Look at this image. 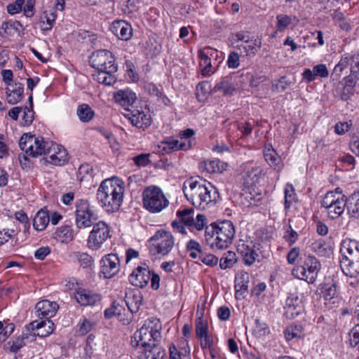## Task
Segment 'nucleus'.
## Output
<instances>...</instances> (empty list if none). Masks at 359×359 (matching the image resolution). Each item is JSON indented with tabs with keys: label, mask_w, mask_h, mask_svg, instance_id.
<instances>
[{
	"label": "nucleus",
	"mask_w": 359,
	"mask_h": 359,
	"mask_svg": "<svg viewBox=\"0 0 359 359\" xmlns=\"http://www.w3.org/2000/svg\"><path fill=\"white\" fill-rule=\"evenodd\" d=\"M156 319H148L144 322L142 327L134 334L136 343L134 346L141 345L143 348L152 346V343H156L161 338L159 327L161 325Z\"/></svg>",
	"instance_id": "nucleus-7"
},
{
	"label": "nucleus",
	"mask_w": 359,
	"mask_h": 359,
	"mask_svg": "<svg viewBox=\"0 0 359 359\" xmlns=\"http://www.w3.org/2000/svg\"><path fill=\"white\" fill-rule=\"evenodd\" d=\"M176 215L178 218L177 220L183 223L190 229H196L197 230H201L205 225V216L202 214H198L195 219L194 217V210L192 208L179 210Z\"/></svg>",
	"instance_id": "nucleus-14"
},
{
	"label": "nucleus",
	"mask_w": 359,
	"mask_h": 359,
	"mask_svg": "<svg viewBox=\"0 0 359 359\" xmlns=\"http://www.w3.org/2000/svg\"><path fill=\"white\" fill-rule=\"evenodd\" d=\"M89 61L90 65L97 70L93 76L99 83L110 86L116 81L115 73L118 67L110 51L104 49L97 50L91 55Z\"/></svg>",
	"instance_id": "nucleus-4"
},
{
	"label": "nucleus",
	"mask_w": 359,
	"mask_h": 359,
	"mask_svg": "<svg viewBox=\"0 0 359 359\" xmlns=\"http://www.w3.org/2000/svg\"><path fill=\"white\" fill-rule=\"evenodd\" d=\"M50 252V249L48 246L41 247L38 250H36L34 253V257L36 259L39 260H43L45 257L49 255Z\"/></svg>",
	"instance_id": "nucleus-63"
},
{
	"label": "nucleus",
	"mask_w": 359,
	"mask_h": 359,
	"mask_svg": "<svg viewBox=\"0 0 359 359\" xmlns=\"http://www.w3.org/2000/svg\"><path fill=\"white\" fill-rule=\"evenodd\" d=\"M123 115L133 126L138 128L144 129L151 123V118L148 111L137 109H126V112Z\"/></svg>",
	"instance_id": "nucleus-16"
},
{
	"label": "nucleus",
	"mask_w": 359,
	"mask_h": 359,
	"mask_svg": "<svg viewBox=\"0 0 359 359\" xmlns=\"http://www.w3.org/2000/svg\"><path fill=\"white\" fill-rule=\"evenodd\" d=\"M15 325L13 323L8 324L0 332V343L4 341L7 337L13 332Z\"/></svg>",
	"instance_id": "nucleus-61"
},
{
	"label": "nucleus",
	"mask_w": 359,
	"mask_h": 359,
	"mask_svg": "<svg viewBox=\"0 0 359 359\" xmlns=\"http://www.w3.org/2000/svg\"><path fill=\"white\" fill-rule=\"evenodd\" d=\"M76 224L79 229L87 228L93 225L97 217L92 210L87 200L81 199L76 203Z\"/></svg>",
	"instance_id": "nucleus-13"
},
{
	"label": "nucleus",
	"mask_w": 359,
	"mask_h": 359,
	"mask_svg": "<svg viewBox=\"0 0 359 359\" xmlns=\"http://www.w3.org/2000/svg\"><path fill=\"white\" fill-rule=\"evenodd\" d=\"M74 297L81 306H93L101 299L100 295L84 289L79 290Z\"/></svg>",
	"instance_id": "nucleus-23"
},
{
	"label": "nucleus",
	"mask_w": 359,
	"mask_h": 359,
	"mask_svg": "<svg viewBox=\"0 0 359 359\" xmlns=\"http://www.w3.org/2000/svg\"><path fill=\"white\" fill-rule=\"evenodd\" d=\"M31 336L29 332H23L22 334L13 341L11 345L10 351L13 353H17L21 348L25 346V340H29Z\"/></svg>",
	"instance_id": "nucleus-42"
},
{
	"label": "nucleus",
	"mask_w": 359,
	"mask_h": 359,
	"mask_svg": "<svg viewBox=\"0 0 359 359\" xmlns=\"http://www.w3.org/2000/svg\"><path fill=\"white\" fill-rule=\"evenodd\" d=\"M320 269L321 264L317 258L309 255L304 265L295 266L292 271V274L299 279L306 281L309 284H313L316 282Z\"/></svg>",
	"instance_id": "nucleus-9"
},
{
	"label": "nucleus",
	"mask_w": 359,
	"mask_h": 359,
	"mask_svg": "<svg viewBox=\"0 0 359 359\" xmlns=\"http://www.w3.org/2000/svg\"><path fill=\"white\" fill-rule=\"evenodd\" d=\"M245 182L249 185H255L259 182L262 175V169L258 165H252V163H246Z\"/></svg>",
	"instance_id": "nucleus-27"
},
{
	"label": "nucleus",
	"mask_w": 359,
	"mask_h": 359,
	"mask_svg": "<svg viewBox=\"0 0 359 359\" xmlns=\"http://www.w3.org/2000/svg\"><path fill=\"white\" fill-rule=\"evenodd\" d=\"M262 42L258 39H250L244 43L236 45V48L240 50L241 54L246 56L255 55L261 48Z\"/></svg>",
	"instance_id": "nucleus-26"
},
{
	"label": "nucleus",
	"mask_w": 359,
	"mask_h": 359,
	"mask_svg": "<svg viewBox=\"0 0 359 359\" xmlns=\"http://www.w3.org/2000/svg\"><path fill=\"white\" fill-rule=\"evenodd\" d=\"M25 4V0H15L14 3L10 4L7 6V11L10 14H15L22 11V6Z\"/></svg>",
	"instance_id": "nucleus-55"
},
{
	"label": "nucleus",
	"mask_w": 359,
	"mask_h": 359,
	"mask_svg": "<svg viewBox=\"0 0 359 359\" xmlns=\"http://www.w3.org/2000/svg\"><path fill=\"white\" fill-rule=\"evenodd\" d=\"M227 65L229 68H237L239 65V55L236 52H231L228 57Z\"/></svg>",
	"instance_id": "nucleus-60"
},
{
	"label": "nucleus",
	"mask_w": 359,
	"mask_h": 359,
	"mask_svg": "<svg viewBox=\"0 0 359 359\" xmlns=\"http://www.w3.org/2000/svg\"><path fill=\"white\" fill-rule=\"evenodd\" d=\"M285 208L289 209L293 203L296 202L297 196L294 193V189L290 184L285 185Z\"/></svg>",
	"instance_id": "nucleus-40"
},
{
	"label": "nucleus",
	"mask_w": 359,
	"mask_h": 359,
	"mask_svg": "<svg viewBox=\"0 0 359 359\" xmlns=\"http://www.w3.org/2000/svg\"><path fill=\"white\" fill-rule=\"evenodd\" d=\"M302 326L299 325H290L287 327L285 332V337L287 341L294 338H299L302 335Z\"/></svg>",
	"instance_id": "nucleus-45"
},
{
	"label": "nucleus",
	"mask_w": 359,
	"mask_h": 359,
	"mask_svg": "<svg viewBox=\"0 0 359 359\" xmlns=\"http://www.w3.org/2000/svg\"><path fill=\"white\" fill-rule=\"evenodd\" d=\"M291 84V81L285 76H281L278 82L272 83L271 90L275 93H282Z\"/></svg>",
	"instance_id": "nucleus-47"
},
{
	"label": "nucleus",
	"mask_w": 359,
	"mask_h": 359,
	"mask_svg": "<svg viewBox=\"0 0 359 359\" xmlns=\"http://www.w3.org/2000/svg\"><path fill=\"white\" fill-rule=\"evenodd\" d=\"M57 236L62 238L66 241H72L74 238L73 231L69 226L60 227L56 231Z\"/></svg>",
	"instance_id": "nucleus-49"
},
{
	"label": "nucleus",
	"mask_w": 359,
	"mask_h": 359,
	"mask_svg": "<svg viewBox=\"0 0 359 359\" xmlns=\"http://www.w3.org/2000/svg\"><path fill=\"white\" fill-rule=\"evenodd\" d=\"M346 203L351 214L359 213V189L354 191L348 198H346Z\"/></svg>",
	"instance_id": "nucleus-38"
},
{
	"label": "nucleus",
	"mask_w": 359,
	"mask_h": 359,
	"mask_svg": "<svg viewBox=\"0 0 359 359\" xmlns=\"http://www.w3.org/2000/svg\"><path fill=\"white\" fill-rule=\"evenodd\" d=\"M191 147V140L187 141V142L179 141L177 140L169 138L166 140L163 141L159 145V148L161 149L165 153H170L173 151L177 150H188Z\"/></svg>",
	"instance_id": "nucleus-22"
},
{
	"label": "nucleus",
	"mask_w": 359,
	"mask_h": 359,
	"mask_svg": "<svg viewBox=\"0 0 359 359\" xmlns=\"http://www.w3.org/2000/svg\"><path fill=\"white\" fill-rule=\"evenodd\" d=\"M24 86L20 83H9L6 89L8 102L11 104H15L19 102L22 97Z\"/></svg>",
	"instance_id": "nucleus-24"
},
{
	"label": "nucleus",
	"mask_w": 359,
	"mask_h": 359,
	"mask_svg": "<svg viewBox=\"0 0 359 359\" xmlns=\"http://www.w3.org/2000/svg\"><path fill=\"white\" fill-rule=\"evenodd\" d=\"M277 25L276 27L278 31L284 30L290 23L291 18L287 15H278L277 17Z\"/></svg>",
	"instance_id": "nucleus-52"
},
{
	"label": "nucleus",
	"mask_w": 359,
	"mask_h": 359,
	"mask_svg": "<svg viewBox=\"0 0 359 359\" xmlns=\"http://www.w3.org/2000/svg\"><path fill=\"white\" fill-rule=\"evenodd\" d=\"M144 352L139 359H165V351L157 343H152V346L144 348Z\"/></svg>",
	"instance_id": "nucleus-30"
},
{
	"label": "nucleus",
	"mask_w": 359,
	"mask_h": 359,
	"mask_svg": "<svg viewBox=\"0 0 359 359\" xmlns=\"http://www.w3.org/2000/svg\"><path fill=\"white\" fill-rule=\"evenodd\" d=\"M214 52L215 50L209 46L204 48L203 50H200L198 51V57L201 60L200 66H210L211 59L209 55L213 56Z\"/></svg>",
	"instance_id": "nucleus-46"
},
{
	"label": "nucleus",
	"mask_w": 359,
	"mask_h": 359,
	"mask_svg": "<svg viewBox=\"0 0 359 359\" xmlns=\"http://www.w3.org/2000/svg\"><path fill=\"white\" fill-rule=\"evenodd\" d=\"M44 18L46 20V25L43 27V29L49 30L52 28L53 23L55 22V20L56 19V14L52 10H50L49 11H46L44 12Z\"/></svg>",
	"instance_id": "nucleus-54"
},
{
	"label": "nucleus",
	"mask_w": 359,
	"mask_h": 359,
	"mask_svg": "<svg viewBox=\"0 0 359 359\" xmlns=\"http://www.w3.org/2000/svg\"><path fill=\"white\" fill-rule=\"evenodd\" d=\"M237 258L235 252L228 251L224 253L220 259L219 266L222 269L231 268L236 262Z\"/></svg>",
	"instance_id": "nucleus-39"
},
{
	"label": "nucleus",
	"mask_w": 359,
	"mask_h": 359,
	"mask_svg": "<svg viewBox=\"0 0 359 359\" xmlns=\"http://www.w3.org/2000/svg\"><path fill=\"white\" fill-rule=\"evenodd\" d=\"M50 222V217L47 211L41 209L35 215L33 219V226L37 231H43Z\"/></svg>",
	"instance_id": "nucleus-34"
},
{
	"label": "nucleus",
	"mask_w": 359,
	"mask_h": 359,
	"mask_svg": "<svg viewBox=\"0 0 359 359\" xmlns=\"http://www.w3.org/2000/svg\"><path fill=\"white\" fill-rule=\"evenodd\" d=\"M312 250L320 256H326L330 251V246L322 239L318 240L312 243Z\"/></svg>",
	"instance_id": "nucleus-41"
},
{
	"label": "nucleus",
	"mask_w": 359,
	"mask_h": 359,
	"mask_svg": "<svg viewBox=\"0 0 359 359\" xmlns=\"http://www.w3.org/2000/svg\"><path fill=\"white\" fill-rule=\"evenodd\" d=\"M249 283V275L247 273H241L235 278L236 297L242 295L248 291Z\"/></svg>",
	"instance_id": "nucleus-33"
},
{
	"label": "nucleus",
	"mask_w": 359,
	"mask_h": 359,
	"mask_svg": "<svg viewBox=\"0 0 359 359\" xmlns=\"http://www.w3.org/2000/svg\"><path fill=\"white\" fill-rule=\"evenodd\" d=\"M151 250H155L157 254L167 255L173 248L174 238L170 231L158 230L150 238Z\"/></svg>",
	"instance_id": "nucleus-11"
},
{
	"label": "nucleus",
	"mask_w": 359,
	"mask_h": 359,
	"mask_svg": "<svg viewBox=\"0 0 359 359\" xmlns=\"http://www.w3.org/2000/svg\"><path fill=\"white\" fill-rule=\"evenodd\" d=\"M351 55L346 53L339 60L338 64L334 67L332 76L335 77V79L339 78L341 76L343 71L348 68L351 65Z\"/></svg>",
	"instance_id": "nucleus-37"
},
{
	"label": "nucleus",
	"mask_w": 359,
	"mask_h": 359,
	"mask_svg": "<svg viewBox=\"0 0 359 359\" xmlns=\"http://www.w3.org/2000/svg\"><path fill=\"white\" fill-rule=\"evenodd\" d=\"M350 343L355 346L359 344V324L354 326L349 332Z\"/></svg>",
	"instance_id": "nucleus-57"
},
{
	"label": "nucleus",
	"mask_w": 359,
	"mask_h": 359,
	"mask_svg": "<svg viewBox=\"0 0 359 359\" xmlns=\"http://www.w3.org/2000/svg\"><path fill=\"white\" fill-rule=\"evenodd\" d=\"M345 80V87L344 88V90H347L350 92L353 90V88L355 86L357 81L359 80L358 75H353L351 73L350 75L346 76L344 78Z\"/></svg>",
	"instance_id": "nucleus-53"
},
{
	"label": "nucleus",
	"mask_w": 359,
	"mask_h": 359,
	"mask_svg": "<svg viewBox=\"0 0 359 359\" xmlns=\"http://www.w3.org/2000/svg\"><path fill=\"white\" fill-rule=\"evenodd\" d=\"M316 78L320 76L322 78L327 77L329 74L328 70L325 65L320 64L313 67V68Z\"/></svg>",
	"instance_id": "nucleus-59"
},
{
	"label": "nucleus",
	"mask_w": 359,
	"mask_h": 359,
	"mask_svg": "<svg viewBox=\"0 0 359 359\" xmlns=\"http://www.w3.org/2000/svg\"><path fill=\"white\" fill-rule=\"evenodd\" d=\"M346 204L344 195H337L332 191H328L321 201V207L326 210L332 219L338 218L344 212Z\"/></svg>",
	"instance_id": "nucleus-10"
},
{
	"label": "nucleus",
	"mask_w": 359,
	"mask_h": 359,
	"mask_svg": "<svg viewBox=\"0 0 359 359\" xmlns=\"http://www.w3.org/2000/svg\"><path fill=\"white\" fill-rule=\"evenodd\" d=\"M58 308L59 306L56 302L43 299L36 304V315L41 319L50 320L55 315Z\"/></svg>",
	"instance_id": "nucleus-20"
},
{
	"label": "nucleus",
	"mask_w": 359,
	"mask_h": 359,
	"mask_svg": "<svg viewBox=\"0 0 359 359\" xmlns=\"http://www.w3.org/2000/svg\"><path fill=\"white\" fill-rule=\"evenodd\" d=\"M340 252L342 256L340 267L343 273L346 276L356 277L359 275V249L357 242L350 239L344 240Z\"/></svg>",
	"instance_id": "nucleus-6"
},
{
	"label": "nucleus",
	"mask_w": 359,
	"mask_h": 359,
	"mask_svg": "<svg viewBox=\"0 0 359 359\" xmlns=\"http://www.w3.org/2000/svg\"><path fill=\"white\" fill-rule=\"evenodd\" d=\"M101 273L105 278H111L116 275L120 269V261L116 254H108L100 261Z\"/></svg>",
	"instance_id": "nucleus-17"
},
{
	"label": "nucleus",
	"mask_w": 359,
	"mask_h": 359,
	"mask_svg": "<svg viewBox=\"0 0 359 359\" xmlns=\"http://www.w3.org/2000/svg\"><path fill=\"white\" fill-rule=\"evenodd\" d=\"M109 238H110L109 226L106 222L99 221L93 225L87 240V245L93 250H97Z\"/></svg>",
	"instance_id": "nucleus-12"
},
{
	"label": "nucleus",
	"mask_w": 359,
	"mask_h": 359,
	"mask_svg": "<svg viewBox=\"0 0 359 359\" xmlns=\"http://www.w3.org/2000/svg\"><path fill=\"white\" fill-rule=\"evenodd\" d=\"M144 208L151 213H158L165 208L169 201L162 190L156 186H150L142 193Z\"/></svg>",
	"instance_id": "nucleus-8"
},
{
	"label": "nucleus",
	"mask_w": 359,
	"mask_h": 359,
	"mask_svg": "<svg viewBox=\"0 0 359 359\" xmlns=\"http://www.w3.org/2000/svg\"><path fill=\"white\" fill-rule=\"evenodd\" d=\"M264 156L267 163L277 171L283 168L280 156L271 146H266L264 149Z\"/></svg>",
	"instance_id": "nucleus-25"
},
{
	"label": "nucleus",
	"mask_w": 359,
	"mask_h": 359,
	"mask_svg": "<svg viewBox=\"0 0 359 359\" xmlns=\"http://www.w3.org/2000/svg\"><path fill=\"white\" fill-rule=\"evenodd\" d=\"M151 271L146 264L139 266L129 276L130 283L137 287H145L150 280Z\"/></svg>",
	"instance_id": "nucleus-19"
},
{
	"label": "nucleus",
	"mask_w": 359,
	"mask_h": 359,
	"mask_svg": "<svg viewBox=\"0 0 359 359\" xmlns=\"http://www.w3.org/2000/svg\"><path fill=\"white\" fill-rule=\"evenodd\" d=\"M53 325L50 320H43L40 322L34 320L25 326V330L31 336V341L35 339L36 336L40 337L48 336L53 331Z\"/></svg>",
	"instance_id": "nucleus-15"
},
{
	"label": "nucleus",
	"mask_w": 359,
	"mask_h": 359,
	"mask_svg": "<svg viewBox=\"0 0 359 359\" xmlns=\"http://www.w3.org/2000/svg\"><path fill=\"white\" fill-rule=\"evenodd\" d=\"M199 259L205 264L214 266L218 263V258L212 254H205L203 252L199 253Z\"/></svg>",
	"instance_id": "nucleus-50"
},
{
	"label": "nucleus",
	"mask_w": 359,
	"mask_h": 359,
	"mask_svg": "<svg viewBox=\"0 0 359 359\" xmlns=\"http://www.w3.org/2000/svg\"><path fill=\"white\" fill-rule=\"evenodd\" d=\"M238 251L241 254L245 264L249 266L252 265L258 257L254 248L244 243L238 245Z\"/></svg>",
	"instance_id": "nucleus-32"
},
{
	"label": "nucleus",
	"mask_w": 359,
	"mask_h": 359,
	"mask_svg": "<svg viewBox=\"0 0 359 359\" xmlns=\"http://www.w3.org/2000/svg\"><path fill=\"white\" fill-rule=\"evenodd\" d=\"M114 97L116 102L123 107L126 111L137 99L135 93L129 90H119L114 94Z\"/></svg>",
	"instance_id": "nucleus-29"
},
{
	"label": "nucleus",
	"mask_w": 359,
	"mask_h": 359,
	"mask_svg": "<svg viewBox=\"0 0 359 359\" xmlns=\"http://www.w3.org/2000/svg\"><path fill=\"white\" fill-rule=\"evenodd\" d=\"M111 30L119 39L124 41L129 40L133 35L131 25L125 20L114 21Z\"/></svg>",
	"instance_id": "nucleus-21"
},
{
	"label": "nucleus",
	"mask_w": 359,
	"mask_h": 359,
	"mask_svg": "<svg viewBox=\"0 0 359 359\" xmlns=\"http://www.w3.org/2000/svg\"><path fill=\"white\" fill-rule=\"evenodd\" d=\"M322 294L326 300H331L337 295V286L333 281L324 283Z\"/></svg>",
	"instance_id": "nucleus-43"
},
{
	"label": "nucleus",
	"mask_w": 359,
	"mask_h": 359,
	"mask_svg": "<svg viewBox=\"0 0 359 359\" xmlns=\"http://www.w3.org/2000/svg\"><path fill=\"white\" fill-rule=\"evenodd\" d=\"M208 334V323L202 317H199L196 320V337L202 339L203 336Z\"/></svg>",
	"instance_id": "nucleus-44"
},
{
	"label": "nucleus",
	"mask_w": 359,
	"mask_h": 359,
	"mask_svg": "<svg viewBox=\"0 0 359 359\" xmlns=\"http://www.w3.org/2000/svg\"><path fill=\"white\" fill-rule=\"evenodd\" d=\"M234 90L235 88L228 77L222 78L212 89V92L219 91L224 95H231Z\"/></svg>",
	"instance_id": "nucleus-35"
},
{
	"label": "nucleus",
	"mask_w": 359,
	"mask_h": 359,
	"mask_svg": "<svg viewBox=\"0 0 359 359\" xmlns=\"http://www.w3.org/2000/svg\"><path fill=\"white\" fill-rule=\"evenodd\" d=\"M235 232L234 225L230 220L214 222L205 228V241L212 248L224 250L232 243Z\"/></svg>",
	"instance_id": "nucleus-5"
},
{
	"label": "nucleus",
	"mask_w": 359,
	"mask_h": 359,
	"mask_svg": "<svg viewBox=\"0 0 359 359\" xmlns=\"http://www.w3.org/2000/svg\"><path fill=\"white\" fill-rule=\"evenodd\" d=\"M124 186L118 179H107L102 182L97 191L98 203L106 212L119 210L123 199Z\"/></svg>",
	"instance_id": "nucleus-3"
},
{
	"label": "nucleus",
	"mask_w": 359,
	"mask_h": 359,
	"mask_svg": "<svg viewBox=\"0 0 359 359\" xmlns=\"http://www.w3.org/2000/svg\"><path fill=\"white\" fill-rule=\"evenodd\" d=\"M34 112L33 111V108H31V109H29L27 107H24V114L22 119L25 122V126H29L32 123L34 120Z\"/></svg>",
	"instance_id": "nucleus-62"
},
{
	"label": "nucleus",
	"mask_w": 359,
	"mask_h": 359,
	"mask_svg": "<svg viewBox=\"0 0 359 359\" xmlns=\"http://www.w3.org/2000/svg\"><path fill=\"white\" fill-rule=\"evenodd\" d=\"M350 70L352 74L359 76V54L351 55Z\"/></svg>",
	"instance_id": "nucleus-58"
},
{
	"label": "nucleus",
	"mask_w": 359,
	"mask_h": 359,
	"mask_svg": "<svg viewBox=\"0 0 359 359\" xmlns=\"http://www.w3.org/2000/svg\"><path fill=\"white\" fill-rule=\"evenodd\" d=\"M142 302V296L140 291H135L130 292L126 295V299L124 300L125 305L127 306L128 310L131 313H137Z\"/></svg>",
	"instance_id": "nucleus-28"
},
{
	"label": "nucleus",
	"mask_w": 359,
	"mask_h": 359,
	"mask_svg": "<svg viewBox=\"0 0 359 359\" xmlns=\"http://www.w3.org/2000/svg\"><path fill=\"white\" fill-rule=\"evenodd\" d=\"M79 120L83 123H88L95 116V112L88 104H80L76 110Z\"/></svg>",
	"instance_id": "nucleus-36"
},
{
	"label": "nucleus",
	"mask_w": 359,
	"mask_h": 359,
	"mask_svg": "<svg viewBox=\"0 0 359 359\" xmlns=\"http://www.w3.org/2000/svg\"><path fill=\"white\" fill-rule=\"evenodd\" d=\"M76 258L78 262L83 268H87L92 265L93 259V257L88 253L85 252H76Z\"/></svg>",
	"instance_id": "nucleus-48"
},
{
	"label": "nucleus",
	"mask_w": 359,
	"mask_h": 359,
	"mask_svg": "<svg viewBox=\"0 0 359 359\" xmlns=\"http://www.w3.org/2000/svg\"><path fill=\"white\" fill-rule=\"evenodd\" d=\"M183 191L186 198L200 209L214 205L219 197L216 188L203 179L191 177L186 180L183 184Z\"/></svg>",
	"instance_id": "nucleus-2"
},
{
	"label": "nucleus",
	"mask_w": 359,
	"mask_h": 359,
	"mask_svg": "<svg viewBox=\"0 0 359 359\" xmlns=\"http://www.w3.org/2000/svg\"><path fill=\"white\" fill-rule=\"evenodd\" d=\"M299 252H300V250L299 248H296V247L292 248L287 253V262L290 264H294L296 262L297 257H299Z\"/></svg>",
	"instance_id": "nucleus-64"
},
{
	"label": "nucleus",
	"mask_w": 359,
	"mask_h": 359,
	"mask_svg": "<svg viewBox=\"0 0 359 359\" xmlns=\"http://www.w3.org/2000/svg\"><path fill=\"white\" fill-rule=\"evenodd\" d=\"M227 163L219 160L205 161L201 163L200 168L209 173L222 172L226 169Z\"/></svg>",
	"instance_id": "nucleus-31"
},
{
	"label": "nucleus",
	"mask_w": 359,
	"mask_h": 359,
	"mask_svg": "<svg viewBox=\"0 0 359 359\" xmlns=\"http://www.w3.org/2000/svg\"><path fill=\"white\" fill-rule=\"evenodd\" d=\"M121 303H119L118 302H114L112 303L113 307L114 309L115 315L119 317V320L123 323V324L128 323L130 320L128 318H121V315L124 313L126 311V309L124 307V301L121 300Z\"/></svg>",
	"instance_id": "nucleus-51"
},
{
	"label": "nucleus",
	"mask_w": 359,
	"mask_h": 359,
	"mask_svg": "<svg viewBox=\"0 0 359 359\" xmlns=\"http://www.w3.org/2000/svg\"><path fill=\"white\" fill-rule=\"evenodd\" d=\"M149 156V154H141L135 156L133 161L138 166H146L151 163Z\"/></svg>",
	"instance_id": "nucleus-56"
},
{
	"label": "nucleus",
	"mask_w": 359,
	"mask_h": 359,
	"mask_svg": "<svg viewBox=\"0 0 359 359\" xmlns=\"http://www.w3.org/2000/svg\"><path fill=\"white\" fill-rule=\"evenodd\" d=\"M19 146L26 155L36 158L44 156L41 161L44 165L48 163L61 165L67 161L66 150L60 148L53 142L45 141L34 135L24 134L19 140Z\"/></svg>",
	"instance_id": "nucleus-1"
},
{
	"label": "nucleus",
	"mask_w": 359,
	"mask_h": 359,
	"mask_svg": "<svg viewBox=\"0 0 359 359\" xmlns=\"http://www.w3.org/2000/svg\"><path fill=\"white\" fill-rule=\"evenodd\" d=\"M302 300L297 293H290L285 306V316L288 319H294L303 312Z\"/></svg>",
	"instance_id": "nucleus-18"
}]
</instances>
